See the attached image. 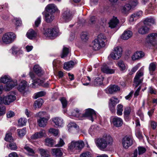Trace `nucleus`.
Segmentation results:
<instances>
[{"label": "nucleus", "instance_id": "f257e3e1", "mask_svg": "<svg viewBox=\"0 0 157 157\" xmlns=\"http://www.w3.org/2000/svg\"><path fill=\"white\" fill-rule=\"evenodd\" d=\"M113 140L109 135L104 136L102 138L98 139L95 142L98 148L101 150H104L109 145H111Z\"/></svg>", "mask_w": 157, "mask_h": 157}, {"label": "nucleus", "instance_id": "f03ea898", "mask_svg": "<svg viewBox=\"0 0 157 157\" xmlns=\"http://www.w3.org/2000/svg\"><path fill=\"white\" fill-rule=\"evenodd\" d=\"M105 41H106V37L104 34H100L92 42V47L93 49L96 51L99 50L105 45Z\"/></svg>", "mask_w": 157, "mask_h": 157}, {"label": "nucleus", "instance_id": "7ed1b4c3", "mask_svg": "<svg viewBox=\"0 0 157 157\" xmlns=\"http://www.w3.org/2000/svg\"><path fill=\"white\" fill-rule=\"evenodd\" d=\"M0 82L4 83H7L5 87L6 91H9L14 87L17 84V81H13L10 79L9 76L5 75L1 77Z\"/></svg>", "mask_w": 157, "mask_h": 157}, {"label": "nucleus", "instance_id": "20e7f679", "mask_svg": "<svg viewBox=\"0 0 157 157\" xmlns=\"http://www.w3.org/2000/svg\"><path fill=\"white\" fill-rule=\"evenodd\" d=\"M84 143L82 140H73L68 145V149L71 151L82 150L84 146Z\"/></svg>", "mask_w": 157, "mask_h": 157}, {"label": "nucleus", "instance_id": "39448f33", "mask_svg": "<svg viewBox=\"0 0 157 157\" xmlns=\"http://www.w3.org/2000/svg\"><path fill=\"white\" fill-rule=\"evenodd\" d=\"M16 38V36L14 33L8 32L3 35L2 37V41L4 44H9L13 42Z\"/></svg>", "mask_w": 157, "mask_h": 157}, {"label": "nucleus", "instance_id": "423d86ee", "mask_svg": "<svg viewBox=\"0 0 157 157\" xmlns=\"http://www.w3.org/2000/svg\"><path fill=\"white\" fill-rule=\"evenodd\" d=\"M122 50L121 47L117 46L114 48L110 55V56L114 59H118L121 56Z\"/></svg>", "mask_w": 157, "mask_h": 157}, {"label": "nucleus", "instance_id": "0eeeda50", "mask_svg": "<svg viewBox=\"0 0 157 157\" xmlns=\"http://www.w3.org/2000/svg\"><path fill=\"white\" fill-rule=\"evenodd\" d=\"M143 75V71L141 70H139L136 73L134 80V82L136 84L135 87L142 83L143 80V78L142 77Z\"/></svg>", "mask_w": 157, "mask_h": 157}, {"label": "nucleus", "instance_id": "6e6552de", "mask_svg": "<svg viewBox=\"0 0 157 157\" xmlns=\"http://www.w3.org/2000/svg\"><path fill=\"white\" fill-rule=\"evenodd\" d=\"M146 40L148 43L155 47L157 48V47L156 46V41H157V33H152L149 34Z\"/></svg>", "mask_w": 157, "mask_h": 157}, {"label": "nucleus", "instance_id": "1a4fd4ad", "mask_svg": "<svg viewBox=\"0 0 157 157\" xmlns=\"http://www.w3.org/2000/svg\"><path fill=\"white\" fill-rule=\"evenodd\" d=\"M82 119L85 117H88L89 119L92 122L94 121V118L96 117V113L94 111L93 109H89L86 110L84 114L82 115Z\"/></svg>", "mask_w": 157, "mask_h": 157}, {"label": "nucleus", "instance_id": "9d476101", "mask_svg": "<svg viewBox=\"0 0 157 157\" xmlns=\"http://www.w3.org/2000/svg\"><path fill=\"white\" fill-rule=\"evenodd\" d=\"M63 18L66 22L70 21L73 17L72 12L68 8L63 9L62 13Z\"/></svg>", "mask_w": 157, "mask_h": 157}, {"label": "nucleus", "instance_id": "9b49d317", "mask_svg": "<svg viewBox=\"0 0 157 157\" xmlns=\"http://www.w3.org/2000/svg\"><path fill=\"white\" fill-rule=\"evenodd\" d=\"M58 33V30L53 28H50L45 30L44 34L46 36L51 37L57 36Z\"/></svg>", "mask_w": 157, "mask_h": 157}, {"label": "nucleus", "instance_id": "f8f14e48", "mask_svg": "<svg viewBox=\"0 0 157 157\" xmlns=\"http://www.w3.org/2000/svg\"><path fill=\"white\" fill-rule=\"evenodd\" d=\"M111 122L115 126L119 127L122 126L123 123V121L121 118L116 116L112 118Z\"/></svg>", "mask_w": 157, "mask_h": 157}, {"label": "nucleus", "instance_id": "ddd939ff", "mask_svg": "<svg viewBox=\"0 0 157 157\" xmlns=\"http://www.w3.org/2000/svg\"><path fill=\"white\" fill-rule=\"evenodd\" d=\"M132 144V140L130 137L126 136L122 140V144L123 147L127 149Z\"/></svg>", "mask_w": 157, "mask_h": 157}, {"label": "nucleus", "instance_id": "4468645a", "mask_svg": "<svg viewBox=\"0 0 157 157\" xmlns=\"http://www.w3.org/2000/svg\"><path fill=\"white\" fill-rule=\"evenodd\" d=\"M120 90V88L118 86L113 85L108 87L105 89L106 93L112 94Z\"/></svg>", "mask_w": 157, "mask_h": 157}, {"label": "nucleus", "instance_id": "2eb2a0df", "mask_svg": "<svg viewBox=\"0 0 157 157\" xmlns=\"http://www.w3.org/2000/svg\"><path fill=\"white\" fill-rule=\"evenodd\" d=\"M16 99V97L12 95H9L2 98L3 103L6 105H9L10 103L13 102Z\"/></svg>", "mask_w": 157, "mask_h": 157}, {"label": "nucleus", "instance_id": "dca6fc26", "mask_svg": "<svg viewBox=\"0 0 157 157\" xmlns=\"http://www.w3.org/2000/svg\"><path fill=\"white\" fill-rule=\"evenodd\" d=\"M45 9L46 13L53 14L57 10V8L54 4H51L46 6Z\"/></svg>", "mask_w": 157, "mask_h": 157}, {"label": "nucleus", "instance_id": "f3484780", "mask_svg": "<svg viewBox=\"0 0 157 157\" xmlns=\"http://www.w3.org/2000/svg\"><path fill=\"white\" fill-rule=\"evenodd\" d=\"M46 136L45 131L44 130H42L39 132L35 133L32 135L31 137L33 140H36Z\"/></svg>", "mask_w": 157, "mask_h": 157}, {"label": "nucleus", "instance_id": "a211bd4d", "mask_svg": "<svg viewBox=\"0 0 157 157\" xmlns=\"http://www.w3.org/2000/svg\"><path fill=\"white\" fill-rule=\"evenodd\" d=\"M142 12L141 11H140L133 13L131 16L130 18V21L132 22L136 20L142 16Z\"/></svg>", "mask_w": 157, "mask_h": 157}, {"label": "nucleus", "instance_id": "6ab92c4d", "mask_svg": "<svg viewBox=\"0 0 157 157\" xmlns=\"http://www.w3.org/2000/svg\"><path fill=\"white\" fill-rule=\"evenodd\" d=\"M145 55L144 53L142 51H138L132 55V58L133 60L139 59L142 58Z\"/></svg>", "mask_w": 157, "mask_h": 157}, {"label": "nucleus", "instance_id": "aec40b11", "mask_svg": "<svg viewBox=\"0 0 157 157\" xmlns=\"http://www.w3.org/2000/svg\"><path fill=\"white\" fill-rule=\"evenodd\" d=\"M119 23V21L116 17H113L109 23V27L111 28L116 27Z\"/></svg>", "mask_w": 157, "mask_h": 157}, {"label": "nucleus", "instance_id": "412c9836", "mask_svg": "<svg viewBox=\"0 0 157 157\" xmlns=\"http://www.w3.org/2000/svg\"><path fill=\"white\" fill-rule=\"evenodd\" d=\"M49 119V117H43L37 120V122L39 125L41 127H44L47 124L48 121Z\"/></svg>", "mask_w": 157, "mask_h": 157}, {"label": "nucleus", "instance_id": "4be33fe9", "mask_svg": "<svg viewBox=\"0 0 157 157\" xmlns=\"http://www.w3.org/2000/svg\"><path fill=\"white\" fill-rule=\"evenodd\" d=\"M132 8V6L129 4H126L122 7V13L124 14H128Z\"/></svg>", "mask_w": 157, "mask_h": 157}, {"label": "nucleus", "instance_id": "5701e85b", "mask_svg": "<svg viewBox=\"0 0 157 157\" xmlns=\"http://www.w3.org/2000/svg\"><path fill=\"white\" fill-rule=\"evenodd\" d=\"M27 86V83L25 80H22L20 83L17 87V89L21 92H24L25 90L26 87Z\"/></svg>", "mask_w": 157, "mask_h": 157}, {"label": "nucleus", "instance_id": "b1692460", "mask_svg": "<svg viewBox=\"0 0 157 157\" xmlns=\"http://www.w3.org/2000/svg\"><path fill=\"white\" fill-rule=\"evenodd\" d=\"M101 71L104 73L107 74H113L115 72V70L109 68L106 65H103L101 68Z\"/></svg>", "mask_w": 157, "mask_h": 157}, {"label": "nucleus", "instance_id": "393cba45", "mask_svg": "<svg viewBox=\"0 0 157 157\" xmlns=\"http://www.w3.org/2000/svg\"><path fill=\"white\" fill-rule=\"evenodd\" d=\"M45 21L47 23H50L55 18V17L53 13H46L44 15Z\"/></svg>", "mask_w": 157, "mask_h": 157}, {"label": "nucleus", "instance_id": "a878e982", "mask_svg": "<svg viewBox=\"0 0 157 157\" xmlns=\"http://www.w3.org/2000/svg\"><path fill=\"white\" fill-rule=\"evenodd\" d=\"M74 65L75 63L73 61H70L64 64L63 69L69 71L72 68Z\"/></svg>", "mask_w": 157, "mask_h": 157}, {"label": "nucleus", "instance_id": "bb28decb", "mask_svg": "<svg viewBox=\"0 0 157 157\" xmlns=\"http://www.w3.org/2000/svg\"><path fill=\"white\" fill-rule=\"evenodd\" d=\"M52 154L54 157H61L63 155V153L59 148L52 149Z\"/></svg>", "mask_w": 157, "mask_h": 157}, {"label": "nucleus", "instance_id": "cd10ccee", "mask_svg": "<svg viewBox=\"0 0 157 157\" xmlns=\"http://www.w3.org/2000/svg\"><path fill=\"white\" fill-rule=\"evenodd\" d=\"M132 32L129 31H125L121 36V38L124 40H127L132 36Z\"/></svg>", "mask_w": 157, "mask_h": 157}, {"label": "nucleus", "instance_id": "c85d7f7f", "mask_svg": "<svg viewBox=\"0 0 157 157\" xmlns=\"http://www.w3.org/2000/svg\"><path fill=\"white\" fill-rule=\"evenodd\" d=\"M33 69L35 73L39 76H41L43 74V70L38 65H35L34 66Z\"/></svg>", "mask_w": 157, "mask_h": 157}, {"label": "nucleus", "instance_id": "c756f323", "mask_svg": "<svg viewBox=\"0 0 157 157\" xmlns=\"http://www.w3.org/2000/svg\"><path fill=\"white\" fill-rule=\"evenodd\" d=\"M12 53L13 55H19L22 54V52L17 47L13 46L11 48Z\"/></svg>", "mask_w": 157, "mask_h": 157}, {"label": "nucleus", "instance_id": "7c9ffc66", "mask_svg": "<svg viewBox=\"0 0 157 157\" xmlns=\"http://www.w3.org/2000/svg\"><path fill=\"white\" fill-rule=\"evenodd\" d=\"M53 121L58 127H62L63 124V120L59 117H56L53 119Z\"/></svg>", "mask_w": 157, "mask_h": 157}, {"label": "nucleus", "instance_id": "2f4dec72", "mask_svg": "<svg viewBox=\"0 0 157 157\" xmlns=\"http://www.w3.org/2000/svg\"><path fill=\"white\" fill-rule=\"evenodd\" d=\"M157 65V63L155 62H153L149 64V70L151 75H153V72L155 70Z\"/></svg>", "mask_w": 157, "mask_h": 157}, {"label": "nucleus", "instance_id": "473e14b6", "mask_svg": "<svg viewBox=\"0 0 157 157\" xmlns=\"http://www.w3.org/2000/svg\"><path fill=\"white\" fill-rule=\"evenodd\" d=\"M38 151L40 153L41 157H49V152L47 150L42 148H39Z\"/></svg>", "mask_w": 157, "mask_h": 157}, {"label": "nucleus", "instance_id": "72a5a7b5", "mask_svg": "<svg viewBox=\"0 0 157 157\" xmlns=\"http://www.w3.org/2000/svg\"><path fill=\"white\" fill-rule=\"evenodd\" d=\"M36 35V33L32 29H30L26 34L27 37L30 39L35 37Z\"/></svg>", "mask_w": 157, "mask_h": 157}, {"label": "nucleus", "instance_id": "f704fd0d", "mask_svg": "<svg viewBox=\"0 0 157 157\" xmlns=\"http://www.w3.org/2000/svg\"><path fill=\"white\" fill-rule=\"evenodd\" d=\"M149 30V28L145 26H142L138 30L139 33L144 34L147 33Z\"/></svg>", "mask_w": 157, "mask_h": 157}, {"label": "nucleus", "instance_id": "c9c22d12", "mask_svg": "<svg viewBox=\"0 0 157 157\" xmlns=\"http://www.w3.org/2000/svg\"><path fill=\"white\" fill-rule=\"evenodd\" d=\"M72 115L74 117L78 118L79 120L83 119L82 115L80 114L79 110L78 109L74 110L72 113Z\"/></svg>", "mask_w": 157, "mask_h": 157}, {"label": "nucleus", "instance_id": "e433bc0d", "mask_svg": "<svg viewBox=\"0 0 157 157\" xmlns=\"http://www.w3.org/2000/svg\"><path fill=\"white\" fill-rule=\"evenodd\" d=\"M18 136L22 137L26 133V130L25 128H23L22 129H19L17 130Z\"/></svg>", "mask_w": 157, "mask_h": 157}, {"label": "nucleus", "instance_id": "4c0bfd02", "mask_svg": "<svg viewBox=\"0 0 157 157\" xmlns=\"http://www.w3.org/2000/svg\"><path fill=\"white\" fill-rule=\"evenodd\" d=\"M155 22L154 19L152 18H147L144 21V24L145 25L151 26Z\"/></svg>", "mask_w": 157, "mask_h": 157}, {"label": "nucleus", "instance_id": "58836bf2", "mask_svg": "<svg viewBox=\"0 0 157 157\" xmlns=\"http://www.w3.org/2000/svg\"><path fill=\"white\" fill-rule=\"evenodd\" d=\"M43 100L42 98H39L35 102L34 106L35 108H40L43 103Z\"/></svg>", "mask_w": 157, "mask_h": 157}, {"label": "nucleus", "instance_id": "ea45409f", "mask_svg": "<svg viewBox=\"0 0 157 157\" xmlns=\"http://www.w3.org/2000/svg\"><path fill=\"white\" fill-rule=\"evenodd\" d=\"M44 82V79H37L34 80L32 84L30 85V86L32 88H35L36 87V83H38L39 85L43 83Z\"/></svg>", "mask_w": 157, "mask_h": 157}, {"label": "nucleus", "instance_id": "a19ab883", "mask_svg": "<svg viewBox=\"0 0 157 157\" xmlns=\"http://www.w3.org/2000/svg\"><path fill=\"white\" fill-rule=\"evenodd\" d=\"M117 114L118 116H121L122 115L123 111V105L121 104H118L117 108Z\"/></svg>", "mask_w": 157, "mask_h": 157}, {"label": "nucleus", "instance_id": "79ce46f5", "mask_svg": "<svg viewBox=\"0 0 157 157\" xmlns=\"http://www.w3.org/2000/svg\"><path fill=\"white\" fill-rule=\"evenodd\" d=\"M109 101V104L114 105H116V104L119 102L118 99L115 97H112L110 99Z\"/></svg>", "mask_w": 157, "mask_h": 157}, {"label": "nucleus", "instance_id": "37998d69", "mask_svg": "<svg viewBox=\"0 0 157 157\" xmlns=\"http://www.w3.org/2000/svg\"><path fill=\"white\" fill-rule=\"evenodd\" d=\"M45 145L50 147H52L54 144V140L50 138H47L45 140Z\"/></svg>", "mask_w": 157, "mask_h": 157}, {"label": "nucleus", "instance_id": "c03bdc74", "mask_svg": "<svg viewBox=\"0 0 157 157\" xmlns=\"http://www.w3.org/2000/svg\"><path fill=\"white\" fill-rule=\"evenodd\" d=\"M69 52V49L65 47H64L62 53L61 55V57L62 58L66 57Z\"/></svg>", "mask_w": 157, "mask_h": 157}, {"label": "nucleus", "instance_id": "a18cd8bd", "mask_svg": "<svg viewBox=\"0 0 157 157\" xmlns=\"http://www.w3.org/2000/svg\"><path fill=\"white\" fill-rule=\"evenodd\" d=\"M80 37L82 40L83 41H86L88 39L87 33L85 32L82 33L81 34Z\"/></svg>", "mask_w": 157, "mask_h": 157}, {"label": "nucleus", "instance_id": "49530a36", "mask_svg": "<svg viewBox=\"0 0 157 157\" xmlns=\"http://www.w3.org/2000/svg\"><path fill=\"white\" fill-rule=\"evenodd\" d=\"M26 122L27 120L24 118H20L18 121V125L21 126L25 125Z\"/></svg>", "mask_w": 157, "mask_h": 157}, {"label": "nucleus", "instance_id": "de8ad7c7", "mask_svg": "<svg viewBox=\"0 0 157 157\" xmlns=\"http://www.w3.org/2000/svg\"><path fill=\"white\" fill-rule=\"evenodd\" d=\"M24 148V149L26 150L29 153H30L32 154L35 153V150L30 148L28 145H25Z\"/></svg>", "mask_w": 157, "mask_h": 157}, {"label": "nucleus", "instance_id": "09e8293b", "mask_svg": "<svg viewBox=\"0 0 157 157\" xmlns=\"http://www.w3.org/2000/svg\"><path fill=\"white\" fill-rule=\"evenodd\" d=\"M46 94V92L44 91H41L36 93L34 94V98L36 99L38 98L44 96Z\"/></svg>", "mask_w": 157, "mask_h": 157}, {"label": "nucleus", "instance_id": "8fccbe9b", "mask_svg": "<svg viewBox=\"0 0 157 157\" xmlns=\"http://www.w3.org/2000/svg\"><path fill=\"white\" fill-rule=\"evenodd\" d=\"M102 84V80L99 78H97L95 79L93 84L95 86L100 85Z\"/></svg>", "mask_w": 157, "mask_h": 157}, {"label": "nucleus", "instance_id": "3c124183", "mask_svg": "<svg viewBox=\"0 0 157 157\" xmlns=\"http://www.w3.org/2000/svg\"><path fill=\"white\" fill-rule=\"evenodd\" d=\"M60 100L62 103L63 108H64L66 107L67 104V101L64 97H62L60 99Z\"/></svg>", "mask_w": 157, "mask_h": 157}, {"label": "nucleus", "instance_id": "603ef678", "mask_svg": "<svg viewBox=\"0 0 157 157\" xmlns=\"http://www.w3.org/2000/svg\"><path fill=\"white\" fill-rule=\"evenodd\" d=\"M131 111V109L130 107L128 106L125 108L124 109V113L125 117H127L130 114Z\"/></svg>", "mask_w": 157, "mask_h": 157}, {"label": "nucleus", "instance_id": "864d4df0", "mask_svg": "<svg viewBox=\"0 0 157 157\" xmlns=\"http://www.w3.org/2000/svg\"><path fill=\"white\" fill-rule=\"evenodd\" d=\"M5 139L6 141L9 142L10 143L13 142V140L10 133H7L6 135Z\"/></svg>", "mask_w": 157, "mask_h": 157}, {"label": "nucleus", "instance_id": "5fc2aeb1", "mask_svg": "<svg viewBox=\"0 0 157 157\" xmlns=\"http://www.w3.org/2000/svg\"><path fill=\"white\" fill-rule=\"evenodd\" d=\"M9 148L12 150H15L17 148V147L15 143L13 142H10L9 144Z\"/></svg>", "mask_w": 157, "mask_h": 157}, {"label": "nucleus", "instance_id": "6e6d98bb", "mask_svg": "<svg viewBox=\"0 0 157 157\" xmlns=\"http://www.w3.org/2000/svg\"><path fill=\"white\" fill-rule=\"evenodd\" d=\"M118 65L121 71H124L125 69V66L124 62L122 61H120L118 63Z\"/></svg>", "mask_w": 157, "mask_h": 157}, {"label": "nucleus", "instance_id": "4d7b16f0", "mask_svg": "<svg viewBox=\"0 0 157 157\" xmlns=\"http://www.w3.org/2000/svg\"><path fill=\"white\" fill-rule=\"evenodd\" d=\"M148 93L151 94H156L157 92L156 90L154 87L151 86L148 88Z\"/></svg>", "mask_w": 157, "mask_h": 157}, {"label": "nucleus", "instance_id": "13d9d810", "mask_svg": "<svg viewBox=\"0 0 157 157\" xmlns=\"http://www.w3.org/2000/svg\"><path fill=\"white\" fill-rule=\"evenodd\" d=\"M70 128L69 129L71 130H73V129H75L76 130H77V128L78 127V126L77 124L74 123H71L68 124Z\"/></svg>", "mask_w": 157, "mask_h": 157}, {"label": "nucleus", "instance_id": "bf43d9fd", "mask_svg": "<svg viewBox=\"0 0 157 157\" xmlns=\"http://www.w3.org/2000/svg\"><path fill=\"white\" fill-rule=\"evenodd\" d=\"M47 114L45 112H40L36 114V117H39L40 118H43L44 117H46Z\"/></svg>", "mask_w": 157, "mask_h": 157}, {"label": "nucleus", "instance_id": "052dcab7", "mask_svg": "<svg viewBox=\"0 0 157 157\" xmlns=\"http://www.w3.org/2000/svg\"><path fill=\"white\" fill-rule=\"evenodd\" d=\"M138 154L139 155H142L146 151L145 148L142 147H138Z\"/></svg>", "mask_w": 157, "mask_h": 157}, {"label": "nucleus", "instance_id": "680f3d73", "mask_svg": "<svg viewBox=\"0 0 157 157\" xmlns=\"http://www.w3.org/2000/svg\"><path fill=\"white\" fill-rule=\"evenodd\" d=\"M91 153L89 151H86L82 153L80 155V157H91Z\"/></svg>", "mask_w": 157, "mask_h": 157}, {"label": "nucleus", "instance_id": "e2e57ef3", "mask_svg": "<svg viewBox=\"0 0 157 157\" xmlns=\"http://www.w3.org/2000/svg\"><path fill=\"white\" fill-rule=\"evenodd\" d=\"M6 108L4 106L0 105V116L4 115L5 113Z\"/></svg>", "mask_w": 157, "mask_h": 157}, {"label": "nucleus", "instance_id": "0e129e2a", "mask_svg": "<svg viewBox=\"0 0 157 157\" xmlns=\"http://www.w3.org/2000/svg\"><path fill=\"white\" fill-rule=\"evenodd\" d=\"M49 132L53 134L55 136H56L58 134V130L57 129L51 128L49 130Z\"/></svg>", "mask_w": 157, "mask_h": 157}, {"label": "nucleus", "instance_id": "69168bd1", "mask_svg": "<svg viewBox=\"0 0 157 157\" xmlns=\"http://www.w3.org/2000/svg\"><path fill=\"white\" fill-rule=\"evenodd\" d=\"M139 129H136V136L139 138H141L142 137L141 132L139 130Z\"/></svg>", "mask_w": 157, "mask_h": 157}, {"label": "nucleus", "instance_id": "338daca9", "mask_svg": "<svg viewBox=\"0 0 157 157\" xmlns=\"http://www.w3.org/2000/svg\"><path fill=\"white\" fill-rule=\"evenodd\" d=\"M96 17L94 16H91L90 17L89 20V23L90 24H92L95 23L96 21Z\"/></svg>", "mask_w": 157, "mask_h": 157}, {"label": "nucleus", "instance_id": "774afa93", "mask_svg": "<svg viewBox=\"0 0 157 157\" xmlns=\"http://www.w3.org/2000/svg\"><path fill=\"white\" fill-rule=\"evenodd\" d=\"M41 17L40 16L37 18V19L35 21V25L36 27H38L41 22Z\"/></svg>", "mask_w": 157, "mask_h": 157}]
</instances>
